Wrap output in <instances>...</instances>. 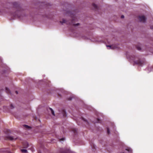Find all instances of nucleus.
Masks as SVG:
<instances>
[{"label": "nucleus", "instance_id": "nucleus-1", "mask_svg": "<svg viewBox=\"0 0 153 153\" xmlns=\"http://www.w3.org/2000/svg\"><path fill=\"white\" fill-rule=\"evenodd\" d=\"M130 59L134 61V64H137L139 66H142L144 62V60H141L140 59H138V57L135 56H131Z\"/></svg>", "mask_w": 153, "mask_h": 153}, {"label": "nucleus", "instance_id": "nucleus-2", "mask_svg": "<svg viewBox=\"0 0 153 153\" xmlns=\"http://www.w3.org/2000/svg\"><path fill=\"white\" fill-rule=\"evenodd\" d=\"M13 5L14 7L16 8L17 10V11L21 10V7L20 5L16 2H15L13 3Z\"/></svg>", "mask_w": 153, "mask_h": 153}, {"label": "nucleus", "instance_id": "nucleus-3", "mask_svg": "<svg viewBox=\"0 0 153 153\" xmlns=\"http://www.w3.org/2000/svg\"><path fill=\"white\" fill-rule=\"evenodd\" d=\"M138 19L141 22H145L146 21V18L144 16H140L138 17Z\"/></svg>", "mask_w": 153, "mask_h": 153}, {"label": "nucleus", "instance_id": "nucleus-4", "mask_svg": "<svg viewBox=\"0 0 153 153\" xmlns=\"http://www.w3.org/2000/svg\"><path fill=\"white\" fill-rule=\"evenodd\" d=\"M17 137H13L11 136H8L6 137L5 138L6 140H16L17 139Z\"/></svg>", "mask_w": 153, "mask_h": 153}, {"label": "nucleus", "instance_id": "nucleus-5", "mask_svg": "<svg viewBox=\"0 0 153 153\" xmlns=\"http://www.w3.org/2000/svg\"><path fill=\"white\" fill-rule=\"evenodd\" d=\"M75 20V18H73L72 19V20L71 21V24L72 25L74 26H78L79 25V23H77L76 24H74L73 23V21Z\"/></svg>", "mask_w": 153, "mask_h": 153}, {"label": "nucleus", "instance_id": "nucleus-6", "mask_svg": "<svg viewBox=\"0 0 153 153\" xmlns=\"http://www.w3.org/2000/svg\"><path fill=\"white\" fill-rule=\"evenodd\" d=\"M62 113L63 114V115L64 117H66L67 116L66 113L65 111L63 110L62 111Z\"/></svg>", "mask_w": 153, "mask_h": 153}, {"label": "nucleus", "instance_id": "nucleus-7", "mask_svg": "<svg viewBox=\"0 0 153 153\" xmlns=\"http://www.w3.org/2000/svg\"><path fill=\"white\" fill-rule=\"evenodd\" d=\"M92 6L94 7V9H97L98 7L97 6L96 4H95L94 3H93L92 4Z\"/></svg>", "mask_w": 153, "mask_h": 153}, {"label": "nucleus", "instance_id": "nucleus-8", "mask_svg": "<svg viewBox=\"0 0 153 153\" xmlns=\"http://www.w3.org/2000/svg\"><path fill=\"white\" fill-rule=\"evenodd\" d=\"M49 109L50 110H51V113L53 115V116H55V114L54 113V111L51 108H49Z\"/></svg>", "mask_w": 153, "mask_h": 153}, {"label": "nucleus", "instance_id": "nucleus-9", "mask_svg": "<svg viewBox=\"0 0 153 153\" xmlns=\"http://www.w3.org/2000/svg\"><path fill=\"white\" fill-rule=\"evenodd\" d=\"M107 47H109L110 49H114L115 48L114 46H113V45H107Z\"/></svg>", "mask_w": 153, "mask_h": 153}, {"label": "nucleus", "instance_id": "nucleus-10", "mask_svg": "<svg viewBox=\"0 0 153 153\" xmlns=\"http://www.w3.org/2000/svg\"><path fill=\"white\" fill-rule=\"evenodd\" d=\"M60 22L62 23V24L66 23V21L64 19H63L62 20V21H60Z\"/></svg>", "mask_w": 153, "mask_h": 153}, {"label": "nucleus", "instance_id": "nucleus-11", "mask_svg": "<svg viewBox=\"0 0 153 153\" xmlns=\"http://www.w3.org/2000/svg\"><path fill=\"white\" fill-rule=\"evenodd\" d=\"M136 48L138 50L140 51L141 50V48L140 45H137Z\"/></svg>", "mask_w": 153, "mask_h": 153}, {"label": "nucleus", "instance_id": "nucleus-12", "mask_svg": "<svg viewBox=\"0 0 153 153\" xmlns=\"http://www.w3.org/2000/svg\"><path fill=\"white\" fill-rule=\"evenodd\" d=\"M126 150L129 152H132V149L130 148H128L126 149Z\"/></svg>", "mask_w": 153, "mask_h": 153}, {"label": "nucleus", "instance_id": "nucleus-13", "mask_svg": "<svg viewBox=\"0 0 153 153\" xmlns=\"http://www.w3.org/2000/svg\"><path fill=\"white\" fill-rule=\"evenodd\" d=\"M5 89H6V92L7 93L9 94L10 93V90L9 89H8L6 87Z\"/></svg>", "mask_w": 153, "mask_h": 153}, {"label": "nucleus", "instance_id": "nucleus-14", "mask_svg": "<svg viewBox=\"0 0 153 153\" xmlns=\"http://www.w3.org/2000/svg\"><path fill=\"white\" fill-rule=\"evenodd\" d=\"M21 151L23 153H26L27 152V150L26 149H22Z\"/></svg>", "mask_w": 153, "mask_h": 153}, {"label": "nucleus", "instance_id": "nucleus-15", "mask_svg": "<svg viewBox=\"0 0 153 153\" xmlns=\"http://www.w3.org/2000/svg\"><path fill=\"white\" fill-rule=\"evenodd\" d=\"M25 145H24V147L25 148H27L28 147V144L27 142H25Z\"/></svg>", "mask_w": 153, "mask_h": 153}, {"label": "nucleus", "instance_id": "nucleus-16", "mask_svg": "<svg viewBox=\"0 0 153 153\" xmlns=\"http://www.w3.org/2000/svg\"><path fill=\"white\" fill-rule=\"evenodd\" d=\"M23 126L25 128H30V127L29 126L26 125H24Z\"/></svg>", "mask_w": 153, "mask_h": 153}, {"label": "nucleus", "instance_id": "nucleus-17", "mask_svg": "<svg viewBox=\"0 0 153 153\" xmlns=\"http://www.w3.org/2000/svg\"><path fill=\"white\" fill-rule=\"evenodd\" d=\"M72 131L75 134L77 132V130L76 128H73L72 129Z\"/></svg>", "mask_w": 153, "mask_h": 153}, {"label": "nucleus", "instance_id": "nucleus-18", "mask_svg": "<svg viewBox=\"0 0 153 153\" xmlns=\"http://www.w3.org/2000/svg\"><path fill=\"white\" fill-rule=\"evenodd\" d=\"M107 133L108 134H109L110 133V131L108 128H107Z\"/></svg>", "mask_w": 153, "mask_h": 153}, {"label": "nucleus", "instance_id": "nucleus-19", "mask_svg": "<svg viewBox=\"0 0 153 153\" xmlns=\"http://www.w3.org/2000/svg\"><path fill=\"white\" fill-rule=\"evenodd\" d=\"M10 107L11 109H13L14 108V107L12 104H11Z\"/></svg>", "mask_w": 153, "mask_h": 153}, {"label": "nucleus", "instance_id": "nucleus-20", "mask_svg": "<svg viewBox=\"0 0 153 153\" xmlns=\"http://www.w3.org/2000/svg\"><path fill=\"white\" fill-rule=\"evenodd\" d=\"M82 119L84 121H85L86 122H87V123H88L87 121L85 120V119L84 118H82Z\"/></svg>", "mask_w": 153, "mask_h": 153}, {"label": "nucleus", "instance_id": "nucleus-21", "mask_svg": "<svg viewBox=\"0 0 153 153\" xmlns=\"http://www.w3.org/2000/svg\"><path fill=\"white\" fill-rule=\"evenodd\" d=\"M121 18L123 19L124 18V16L123 15H122L121 16Z\"/></svg>", "mask_w": 153, "mask_h": 153}, {"label": "nucleus", "instance_id": "nucleus-22", "mask_svg": "<svg viewBox=\"0 0 153 153\" xmlns=\"http://www.w3.org/2000/svg\"><path fill=\"white\" fill-rule=\"evenodd\" d=\"M61 140H64V138H62L61 139Z\"/></svg>", "mask_w": 153, "mask_h": 153}, {"label": "nucleus", "instance_id": "nucleus-23", "mask_svg": "<svg viewBox=\"0 0 153 153\" xmlns=\"http://www.w3.org/2000/svg\"><path fill=\"white\" fill-rule=\"evenodd\" d=\"M15 92L16 94H18V92L17 91H15Z\"/></svg>", "mask_w": 153, "mask_h": 153}, {"label": "nucleus", "instance_id": "nucleus-24", "mask_svg": "<svg viewBox=\"0 0 153 153\" xmlns=\"http://www.w3.org/2000/svg\"><path fill=\"white\" fill-rule=\"evenodd\" d=\"M151 29H153V26H152L151 27Z\"/></svg>", "mask_w": 153, "mask_h": 153}, {"label": "nucleus", "instance_id": "nucleus-25", "mask_svg": "<svg viewBox=\"0 0 153 153\" xmlns=\"http://www.w3.org/2000/svg\"><path fill=\"white\" fill-rule=\"evenodd\" d=\"M9 130H7V131L8 132H9Z\"/></svg>", "mask_w": 153, "mask_h": 153}, {"label": "nucleus", "instance_id": "nucleus-26", "mask_svg": "<svg viewBox=\"0 0 153 153\" xmlns=\"http://www.w3.org/2000/svg\"><path fill=\"white\" fill-rule=\"evenodd\" d=\"M99 120L98 119V121H99Z\"/></svg>", "mask_w": 153, "mask_h": 153}, {"label": "nucleus", "instance_id": "nucleus-27", "mask_svg": "<svg viewBox=\"0 0 153 153\" xmlns=\"http://www.w3.org/2000/svg\"><path fill=\"white\" fill-rule=\"evenodd\" d=\"M124 153V152H123V153Z\"/></svg>", "mask_w": 153, "mask_h": 153}]
</instances>
